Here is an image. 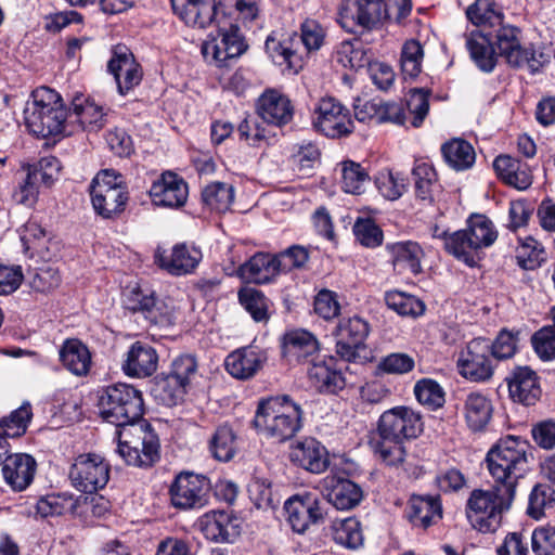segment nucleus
<instances>
[{
    "instance_id": "1",
    "label": "nucleus",
    "mask_w": 555,
    "mask_h": 555,
    "mask_svg": "<svg viewBox=\"0 0 555 555\" xmlns=\"http://www.w3.org/2000/svg\"><path fill=\"white\" fill-rule=\"evenodd\" d=\"M485 462L493 483L516 494L518 481L529 468L526 441L515 436L501 438L488 451Z\"/></svg>"
},
{
    "instance_id": "2",
    "label": "nucleus",
    "mask_w": 555,
    "mask_h": 555,
    "mask_svg": "<svg viewBox=\"0 0 555 555\" xmlns=\"http://www.w3.org/2000/svg\"><path fill=\"white\" fill-rule=\"evenodd\" d=\"M301 416V408L288 396H275L259 401L253 424L259 434L283 442L300 429Z\"/></svg>"
},
{
    "instance_id": "3",
    "label": "nucleus",
    "mask_w": 555,
    "mask_h": 555,
    "mask_svg": "<svg viewBox=\"0 0 555 555\" xmlns=\"http://www.w3.org/2000/svg\"><path fill=\"white\" fill-rule=\"evenodd\" d=\"M516 494L495 483L489 489H475L466 502V517L470 526L482 533L494 532L502 524Z\"/></svg>"
},
{
    "instance_id": "4",
    "label": "nucleus",
    "mask_w": 555,
    "mask_h": 555,
    "mask_svg": "<svg viewBox=\"0 0 555 555\" xmlns=\"http://www.w3.org/2000/svg\"><path fill=\"white\" fill-rule=\"evenodd\" d=\"M67 113L61 95L48 87L33 91L24 109L25 124L37 137L48 138L61 134Z\"/></svg>"
},
{
    "instance_id": "5",
    "label": "nucleus",
    "mask_w": 555,
    "mask_h": 555,
    "mask_svg": "<svg viewBox=\"0 0 555 555\" xmlns=\"http://www.w3.org/2000/svg\"><path fill=\"white\" fill-rule=\"evenodd\" d=\"M100 414L120 429L144 421L142 392L130 384L116 383L104 387L99 396Z\"/></svg>"
},
{
    "instance_id": "6",
    "label": "nucleus",
    "mask_w": 555,
    "mask_h": 555,
    "mask_svg": "<svg viewBox=\"0 0 555 555\" xmlns=\"http://www.w3.org/2000/svg\"><path fill=\"white\" fill-rule=\"evenodd\" d=\"M117 435L116 452L128 465L151 467L159 460L158 436L145 420L119 429Z\"/></svg>"
},
{
    "instance_id": "7",
    "label": "nucleus",
    "mask_w": 555,
    "mask_h": 555,
    "mask_svg": "<svg viewBox=\"0 0 555 555\" xmlns=\"http://www.w3.org/2000/svg\"><path fill=\"white\" fill-rule=\"evenodd\" d=\"M498 231L485 215L474 214L466 221V228L453 232L449 246L453 256L469 267L476 266L480 253L494 244Z\"/></svg>"
},
{
    "instance_id": "8",
    "label": "nucleus",
    "mask_w": 555,
    "mask_h": 555,
    "mask_svg": "<svg viewBox=\"0 0 555 555\" xmlns=\"http://www.w3.org/2000/svg\"><path fill=\"white\" fill-rule=\"evenodd\" d=\"M89 190L92 206L101 217L111 219L125 210L129 199L127 185L122 176L114 169L99 171Z\"/></svg>"
},
{
    "instance_id": "9",
    "label": "nucleus",
    "mask_w": 555,
    "mask_h": 555,
    "mask_svg": "<svg viewBox=\"0 0 555 555\" xmlns=\"http://www.w3.org/2000/svg\"><path fill=\"white\" fill-rule=\"evenodd\" d=\"M519 29L514 26H501L495 35V44L506 62L514 67H527L531 74L538 73L547 62L548 56L533 46L521 47Z\"/></svg>"
},
{
    "instance_id": "10",
    "label": "nucleus",
    "mask_w": 555,
    "mask_h": 555,
    "mask_svg": "<svg viewBox=\"0 0 555 555\" xmlns=\"http://www.w3.org/2000/svg\"><path fill=\"white\" fill-rule=\"evenodd\" d=\"M370 332L371 324L365 318L359 314L341 317L333 332L336 353L345 361L356 362L365 348Z\"/></svg>"
},
{
    "instance_id": "11",
    "label": "nucleus",
    "mask_w": 555,
    "mask_h": 555,
    "mask_svg": "<svg viewBox=\"0 0 555 555\" xmlns=\"http://www.w3.org/2000/svg\"><path fill=\"white\" fill-rule=\"evenodd\" d=\"M109 464L99 454L78 455L69 469V479L75 489L83 493H94L103 489L109 480Z\"/></svg>"
},
{
    "instance_id": "12",
    "label": "nucleus",
    "mask_w": 555,
    "mask_h": 555,
    "mask_svg": "<svg viewBox=\"0 0 555 555\" xmlns=\"http://www.w3.org/2000/svg\"><path fill=\"white\" fill-rule=\"evenodd\" d=\"M423 431L420 413L408 406H395L385 411L377 424L378 437L403 442L418 437Z\"/></svg>"
},
{
    "instance_id": "13",
    "label": "nucleus",
    "mask_w": 555,
    "mask_h": 555,
    "mask_svg": "<svg viewBox=\"0 0 555 555\" xmlns=\"http://www.w3.org/2000/svg\"><path fill=\"white\" fill-rule=\"evenodd\" d=\"M210 480L191 472L180 473L170 486L171 504L180 509L202 508L208 504Z\"/></svg>"
},
{
    "instance_id": "14",
    "label": "nucleus",
    "mask_w": 555,
    "mask_h": 555,
    "mask_svg": "<svg viewBox=\"0 0 555 555\" xmlns=\"http://www.w3.org/2000/svg\"><path fill=\"white\" fill-rule=\"evenodd\" d=\"M489 339L477 337L460 352L457 370L465 379L476 383L489 380L494 373L493 358L489 352Z\"/></svg>"
},
{
    "instance_id": "15",
    "label": "nucleus",
    "mask_w": 555,
    "mask_h": 555,
    "mask_svg": "<svg viewBox=\"0 0 555 555\" xmlns=\"http://www.w3.org/2000/svg\"><path fill=\"white\" fill-rule=\"evenodd\" d=\"M388 18L386 0H354L340 14V25L349 33H357L356 27L371 31L382 27Z\"/></svg>"
},
{
    "instance_id": "16",
    "label": "nucleus",
    "mask_w": 555,
    "mask_h": 555,
    "mask_svg": "<svg viewBox=\"0 0 555 555\" xmlns=\"http://www.w3.org/2000/svg\"><path fill=\"white\" fill-rule=\"evenodd\" d=\"M286 520L293 531L306 532L310 526L324 521L325 512L319 496L309 491L295 494L284 503Z\"/></svg>"
},
{
    "instance_id": "17",
    "label": "nucleus",
    "mask_w": 555,
    "mask_h": 555,
    "mask_svg": "<svg viewBox=\"0 0 555 555\" xmlns=\"http://www.w3.org/2000/svg\"><path fill=\"white\" fill-rule=\"evenodd\" d=\"M315 113L314 127L327 138H341L353 131V120L349 109L335 98L321 99Z\"/></svg>"
},
{
    "instance_id": "18",
    "label": "nucleus",
    "mask_w": 555,
    "mask_h": 555,
    "mask_svg": "<svg viewBox=\"0 0 555 555\" xmlns=\"http://www.w3.org/2000/svg\"><path fill=\"white\" fill-rule=\"evenodd\" d=\"M219 27V37L207 40L203 43L202 53L208 62H214L218 66L227 65V61L238 57L246 49L244 40L240 34V27L231 24L228 29L220 26V21L216 20Z\"/></svg>"
},
{
    "instance_id": "19",
    "label": "nucleus",
    "mask_w": 555,
    "mask_h": 555,
    "mask_svg": "<svg viewBox=\"0 0 555 555\" xmlns=\"http://www.w3.org/2000/svg\"><path fill=\"white\" fill-rule=\"evenodd\" d=\"M114 76L118 92L122 95L137 87L142 80V69L132 52L126 46H116L107 64Z\"/></svg>"
},
{
    "instance_id": "20",
    "label": "nucleus",
    "mask_w": 555,
    "mask_h": 555,
    "mask_svg": "<svg viewBox=\"0 0 555 555\" xmlns=\"http://www.w3.org/2000/svg\"><path fill=\"white\" fill-rule=\"evenodd\" d=\"M323 496L338 511H350L363 499V491L352 480L336 475H327L320 481Z\"/></svg>"
},
{
    "instance_id": "21",
    "label": "nucleus",
    "mask_w": 555,
    "mask_h": 555,
    "mask_svg": "<svg viewBox=\"0 0 555 555\" xmlns=\"http://www.w3.org/2000/svg\"><path fill=\"white\" fill-rule=\"evenodd\" d=\"M199 527L206 539L217 543H232L241 534L242 519L228 511H214L199 519Z\"/></svg>"
},
{
    "instance_id": "22",
    "label": "nucleus",
    "mask_w": 555,
    "mask_h": 555,
    "mask_svg": "<svg viewBox=\"0 0 555 555\" xmlns=\"http://www.w3.org/2000/svg\"><path fill=\"white\" fill-rule=\"evenodd\" d=\"M149 194L156 206L180 208L186 203L189 188L182 177L165 171L153 182Z\"/></svg>"
},
{
    "instance_id": "23",
    "label": "nucleus",
    "mask_w": 555,
    "mask_h": 555,
    "mask_svg": "<svg viewBox=\"0 0 555 555\" xmlns=\"http://www.w3.org/2000/svg\"><path fill=\"white\" fill-rule=\"evenodd\" d=\"M158 353L147 343L134 341L125 354L121 370L128 377L146 378L158 367Z\"/></svg>"
},
{
    "instance_id": "24",
    "label": "nucleus",
    "mask_w": 555,
    "mask_h": 555,
    "mask_svg": "<svg viewBox=\"0 0 555 555\" xmlns=\"http://www.w3.org/2000/svg\"><path fill=\"white\" fill-rule=\"evenodd\" d=\"M202 258V250L186 243L175 245L168 255L160 251L155 254L156 263L168 273L178 276L192 273Z\"/></svg>"
},
{
    "instance_id": "25",
    "label": "nucleus",
    "mask_w": 555,
    "mask_h": 555,
    "mask_svg": "<svg viewBox=\"0 0 555 555\" xmlns=\"http://www.w3.org/2000/svg\"><path fill=\"white\" fill-rule=\"evenodd\" d=\"M257 114L264 122L283 127L292 121L294 106L286 95L269 89L257 101Z\"/></svg>"
},
{
    "instance_id": "26",
    "label": "nucleus",
    "mask_w": 555,
    "mask_h": 555,
    "mask_svg": "<svg viewBox=\"0 0 555 555\" xmlns=\"http://www.w3.org/2000/svg\"><path fill=\"white\" fill-rule=\"evenodd\" d=\"M125 307L132 312H140L153 325L167 326L171 317L165 305L157 301L152 293H144L135 287L129 291L124 298Z\"/></svg>"
},
{
    "instance_id": "27",
    "label": "nucleus",
    "mask_w": 555,
    "mask_h": 555,
    "mask_svg": "<svg viewBox=\"0 0 555 555\" xmlns=\"http://www.w3.org/2000/svg\"><path fill=\"white\" fill-rule=\"evenodd\" d=\"M291 461L312 474H322L330 465L326 448L314 438H305L291 448Z\"/></svg>"
},
{
    "instance_id": "28",
    "label": "nucleus",
    "mask_w": 555,
    "mask_h": 555,
    "mask_svg": "<svg viewBox=\"0 0 555 555\" xmlns=\"http://www.w3.org/2000/svg\"><path fill=\"white\" fill-rule=\"evenodd\" d=\"M267 361V353L256 346H246L227 356V372L237 379H249L257 374Z\"/></svg>"
},
{
    "instance_id": "29",
    "label": "nucleus",
    "mask_w": 555,
    "mask_h": 555,
    "mask_svg": "<svg viewBox=\"0 0 555 555\" xmlns=\"http://www.w3.org/2000/svg\"><path fill=\"white\" fill-rule=\"evenodd\" d=\"M311 385L322 393H337L346 386V378L335 357L313 362L308 370Z\"/></svg>"
},
{
    "instance_id": "30",
    "label": "nucleus",
    "mask_w": 555,
    "mask_h": 555,
    "mask_svg": "<svg viewBox=\"0 0 555 555\" xmlns=\"http://www.w3.org/2000/svg\"><path fill=\"white\" fill-rule=\"evenodd\" d=\"M509 397L514 402L533 405L541 397L537 373L528 366H518L505 378Z\"/></svg>"
},
{
    "instance_id": "31",
    "label": "nucleus",
    "mask_w": 555,
    "mask_h": 555,
    "mask_svg": "<svg viewBox=\"0 0 555 555\" xmlns=\"http://www.w3.org/2000/svg\"><path fill=\"white\" fill-rule=\"evenodd\" d=\"M173 13L192 27L205 28L218 17L216 0H170Z\"/></svg>"
},
{
    "instance_id": "32",
    "label": "nucleus",
    "mask_w": 555,
    "mask_h": 555,
    "mask_svg": "<svg viewBox=\"0 0 555 555\" xmlns=\"http://www.w3.org/2000/svg\"><path fill=\"white\" fill-rule=\"evenodd\" d=\"M37 463L26 453H14L5 457L2 474L5 482L15 491L25 490L33 481Z\"/></svg>"
},
{
    "instance_id": "33",
    "label": "nucleus",
    "mask_w": 555,
    "mask_h": 555,
    "mask_svg": "<svg viewBox=\"0 0 555 555\" xmlns=\"http://www.w3.org/2000/svg\"><path fill=\"white\" fill-rule=\"evenodd\" d=\"M237 273L248 283L267 284L282 272L278 266L276 255L256 253L238 267Z\"/></svg>"
},
{
    "instance_id": "34",
    "label": "nucleus",
    "mask_w": 555,
    "mask_h": 555,
    "mask_svg": "<svg viewBox=\"0 0 555 555\" xmlns=\"http://www.w3.org/2000/svg\"><path fill=\"white\" fill-rule=\"evenodd\" d=\"M406 517L414 527L427 529L442 518L438 495H413L406 507Z\"/></svg>"
},
{
    "instance_id": "35",
    "label": "nucleus",
    "mask_w": 555,
    "mask_h": 555,
    "mask_svg": "<svg viewBox=\"0 0 555 555\" xmlns=\"http://www.w3.org/2000/svg\"><path fill=\"white\" fill-rule=\"evenodd\" d=\"M266 50L278 65H286L294 72L302 66V55L299 52V40L296 33L288 34L281 40L269 36L266 40Z\"/></svg>"
},
{
    "instance_id": "36",
    "label": "nucleus",
    "mask_w": 555,
    "mask_h": 555,
    "mask_svg": "<svg viewBox=\"0 0 555 555\" xmlns=\"http://www.w3.org/2000/svg\"><path fill=\"white\" fill-rule=\"evenodd\" d=\"M320 349L317 337L309 331L297 328L288 331L283 336V356L289 361H304Z\"/></svg>"
},
{
    "instance_id": "37",
    "label": "nucleus",
    "mask_w": 555,
    "mask_h": 555,
    "mask_svg": "<svg viewBox=\"0 0 555 555\" xmlns=\"http://www.w3.org/2000/svg\"><path fill=\"white\" fill-rule=\"evenodd\" d=\"M62 365L76 376H86L91 369V352L79 339L68 338L59 349Z\"/></svg>"
},
{
    "instance_id": "38",
    "label": "nucleus",
    "mask_w": 555,
    "mask_h": 555,
    "mask_svg": "<svg viewBox=\"0 0 555 555\" xmlns=\"http://www.w3.org/2000/svg\"><path fill=\"white\" fill-rule=\"evenodd\" d=\"M391 261L399 272L409 271L418 274L422 271L421 260L424 256L422 247L412 241L397 242L387 245Z\"/></svg>"
},
{
    "instance_id": "39",
    "label": "nucleus",
    "mask_w": 555,
    "mask_h": 555,
    "mask_svg": "<svg viewBox=\"0 0 555 555\" xmlns=\"http://www.w3.org/2000/svg\"><path fill=\"white\" fill-rule=\"evenodd\" d=\"M466 48L476 66L483 73H491L496 65V54L488 35L473 31L466 37Z\"/></svg>"
},
{
    "instance_id": "40",
    "label": "nucleus",
    "mask_w": 555,
    "mask_h": 555,
    "mask_svg": "<svg viewBox=\"0 0 555 555\" xmlns=\"http://www.w3.org/2000/svg\"><path fill=\"white\" fill-rule=\"evenodd\" d=\"M491 400L481 392H470L464 401V415L467 426L474 430H482L492 416Z\"/></svg>"
},
{
    "instance_id": "41",
    "label": "nucleus",
    "mask_w": 555,
    "mask_h": 555,
    "mask_svg": "<svg viewBox=\"0 0 555 555\" xmlns=\"http://www.w3.org/2000/svg\"><path fill=\"white\" fill-rule=\"evenodd\" d=\"M441 154L446 164L455 171H464L472 168L476 160L473 145L459 138L443 143Z\"/></svg>"
},
{
    "instance_id": "42",
    "label": "nucleus",
    "mask_w": 555,
    "mask_h": 555,
    "mask_svg": "<svg viewBox=\"0 0 555 555\" xmlns=\"http://www.w3.org/2000/svg\"><path fill=\"white\" fill-rule=\"evenodd\" d=\"M70 117H75V120L88 131H99L106 122L103 108L82 95L74 98Z\"/></svg>"
},
{
    "instance_id": "43",
    "label": "nucleus",
    "mask_w": 555,
    "mask_h": 555,
    "mask_svg": "<svg viewBox=\"0 0 555 555\" xmlns=\"http://www.w3.org/2000/svg\"><path fill=\"white\" fill-rule=\"evenodd\" d=\"M81 501L86 502L87 498L81 495L75 498L66 492L52 493L38 500L37 512L42 517L75 514Z\"/></svg>"
},
{
    "instance_id": "44",
    "label": "nucleus",
    "mask_w": 555,
    "mask_h": 555,
    "mask_svg": "<svg viewBox=\"0 0 555 555\" xmlns=\"http://www.w3.org/2000/svg\"><path fill=\"white\" fill-rule=\"evenodd\" d=\"M234 201V189L225 182H211L202 191V202L210 210L225 212Z\"/></svg>"
},
{
    "instance_id": "45",
    "label": "nucleus",
    "mask_w": 555,
    "mask_h": 555,
    "mask_svg": "<svg viewBox=\"0 0 555 555\" xmlns=\"http://www.w3.org/2000/svg\"><path fill=\"white\" fill-rule=\"evenodd\" d=\"M415 194L422 201H433V193L438 186L437 172L429 163L417 159L412 169Z\"/></svg>"
},
{
    "instance_id": "46",
    "label": "nucleus",
    "mask_w": 555,
    "mask_h": 555,
    "mask_svg": "<svg viewBox=\"0 0 555 555\" xmlns=\"http://www.w3.org/2000/svg\"><path fill=\"white\" fill-rule=\"evenodd\" d=\"M211 455L220 462L231 461L236 453V436L230 426H219L209 440Z\"/></svg>"
},
{
    "instance_id": "47",
    "label": "nucleus",
    "mask_w": 555,
    "mask_h": 555,
    "mask_svg": "<svg viewBox=\"0 0 555 555\" xmlns=\"http://www.w3.org/2000/svg\"><path fill=\"white\" fill-rule=\"evenodd\" d=\"M33 417L31 405L28 402L23 403L14 410L9 416L0 420V435L7 440L23 436Z\"/></svg>"
},
{
    "instance_id": "48",
    "label": "nucleus",
    "mask_w": 555,
    "mask_h": 555,
    "mask_svg": "<svg viewBox=\"0 0 555 555\" xmlns=\"http://www.w3.org/2000/svg\"><path fill=\"white\" fill-rule=\"evenodd\" d=\"M466 16L474 25L477 26L501 25L503 18V14L498 9L494 0H476L467 8Z\"/></svg>"
},
{
    "instance_id": "49",
    "label": "nucleus",
    "mask_w": 555,
    "mask_h": 555,
    "mask_svg": "<svg viewBox=\"0 0 555 555\" xmlns=\"http://www.w3.org/2000/svg\"><path fill=\"white\" fill-rule=\"evenodd\" d=\"M369 175L358 163L346 160L341 163V189L346 193L361 194L369 183Z\"/></svg>"
},
{
    "instance_id": "50",
    "label": "nucleus",
    "mask_w": 555,
    "mask_h": 555,
    "mask_svg": "<svg viewBox=\"0 0 555 555\" xmlns=\"http://www.w3.org/2000/svg\"><path fill=\"white\" fill-rule=\"evenodd\" d=\"M431 91L423 88L411 89L406 99V112L411 116V125L418 128L429 113Z\"/></svg>"
},
{
    "instance_id": "51",
    "label": "nucleus",
    "mask_w": 555,
    "mask_h": 555,
    "mask_svg": "<svg viewBox=\"0 0 555 555\" xmlns=\"http://www.w3.org/2000/svg\"><path fill=\"white\" fill-rule=\"evenodd\" d=\"M385 301L389 309L404 317H417L425 310L424 304L416 297L398 291L387 292Z\"/></svg>"
},
{
    "instance_id": "52",
    "label": "nucleus",
    "mask_w": 555,
    "mask_h": 555,
    "mask_svg": "<svg viewBox=\"0 0 555 555\" xmlns=\"http://www.w3.org/2000/svg\"><path fill=\"white\" fill-rule=\"evenodd\" d=\"M378 192L389 201L398 199L406 189V179L400 172L382 170L375 177Z\"/></svg>"
},
{
    "instance_id": "53",
    "label": "nucleus",
    "mask_w": 555,
    "mask_h": 555,
    "mask_svg": "<svg viewBox=\"0 0 555 555\" xmlns=\"http://www.w3.org/2000/svg\"><path fill=\"white\" fill-rule=\"evenodd\" d=\"M416 400L430 410H437L444 403V391L434 379L423 378L414 386Z\"/></svg>"
},
{
    "instance_id": "54",
    "label": "nucleus",
    "mask_w": 555,
    "mask_h": 555,
    "mask_svg": "<svg viewBox=\"0 0 555 555\" xmlns=\"http://www.w3.org/2000/svg\"><path fill=\"white\" fill-rule=\"evenodd\" d=\"M424 50L420 41L411 39L405 41L401 50V69L404 77L415 78L422 70Z\"/></svg>"
},
{
    "instance_id": "55",
    "label": "nucleus",
    "mask_w": 555,
    "mask_h": 555,
    "mask_svg": "<svg viewBox=\"0 0 555 555\" xmlns=\"http://www.w3.org/2000/svg\"><path fill=\"white\" fill-rule=\"evenodd\" d=\"M336 61L344 67L360 69L370 63L366 51L359 41H344L336 51Z\"/></svg>"
},
{
    "instance_id": "56",
    "label": "nucleus",
    "mask_w": 555,
    "mask_h": 555,
    "mask_svg": "<svg viewBox=\"0 0 555 555\" xmlns=\"http://www.w3.org/2000/svg\"><path fill=\"white\" fill-rule=\"evenodd\" d=\"M555 503V490L546 483L535 485L530 494L527 513L534 519L544 516L546 507H551Z\"/></svg>"
},
{
    "instance_id": "57",
    "label": "nucleus",
    "mask_w": 555,
    "mask_h": 555,
    "mask_svg": "<svg viewBox=\"0 0 555 555\" xmlns=\"http://www.w3.org/2000/svg\"><path fill=\"white\" fill-rule=\"evenodd\" d=\"M518 331H509L502 328L496 335L495 339L491 341L489 339V352L495 360H506L512 358L517 351L518 345Z\"/></svg>"
},
{
    "instance_id": "58",
    "label": "nucleus",
    "mask_w": 555,
    "mask_h": 555,
    "mask_svg": "<svg viewBox=\"0 0 555 555\" xmlns=\"http://www.w3.org/2000/svg\"><path fill=\"white\" fill-rule=\"evenodd\" d=\"M334 541L347 548H358L363 543L360 522L354 518H346L334 529Z\"/></svg>"
},
{
    "instance_id": "59",
    "label": "nucleus",
    "mask_w": 555,
    "mask_h": 555,
    "mask_svg": "<svg viewBox=\"0 0 555 555\" xmlns=\"http://www.w3.org/2000/svg\"><path fill=\"white\" fill-rule=\"evenodd\" d=\"M544 247L535 238L528 236L520 241L517 250L518 263L526 270H533L544 260Z\"/></svg>"
},
{
    "instance_id": "60",
    "label": "nucleus",
    "mask_w": 555,
    "mask_h": 555,
    "mask_svg": "<svg viewBox=\"0 0 555 555\" xmlns=\"http://www.w3.org/2000/svg\"><path fill=\"white\" fill-rule=\"evenodd\" d=\"M238 300L255 321L260 322L267 319L266 297L260 291L244 287L238 292Z\"/></svg>"
},
{
    "instance_id": "61",
    "label": "nucleus",
    "mask_w": 555,
    "mask_h": 555,
    "mask_svg": "<svg viewBox=\"0 0 555 555\" xmlns=\"http://www.w3.org/2000/svg\"><path fill=\"white\" fill-rule=\"evenodd\" d=\"M400 441L390 439H378L372 441V447L376 455L389 466H397L403 463L405 459V449Z\"/></svg>"
},
{
    "instance_id": "62",
    "label": "nucleus",
    "mask_w": 555,
    "mask_h": 555,
    "mask_svg": "<svg viewBox=\"0 0 555 555\" xmlns=\"http://www.w3.org/2000/svg\"><path fill=\"white\" fill-rule=\"evenodd\" d=\"M353 233L357 241L367 248H375L383 243L382 229L370 218L358 219L353 225Z\"/></svg>"
},
{
    "instance_id": "63",
    "label": "nucleus",
    "mask_w": 555,
    "mask_h": 555,
    "mask_svg": "<svg viewBox=\"0 0 555 555\" xmlns=\"http://www.w3.org/2000/svg\"><path fill=\"white\" fill-rule=\"evenodd\" d=\"M532 345L543 361L555 359V327L544 326L532 336Z\"/></svg>"
},
{
    "instance_id": "64",
    "label": "nucleus",
    "mask_w": 555,
    "mask_h": 555,
    "mask_svg": "<svg viewBox=\"0 0 555 555\" xmlns=\"http://www.w3.org/2000/svg\"><path fill=\"white\" fill-rule=\"evenodd\" d=\"M531 546L535 555H555V527L534 529L531 534Z\"/></svg>"
}]
</instances>
